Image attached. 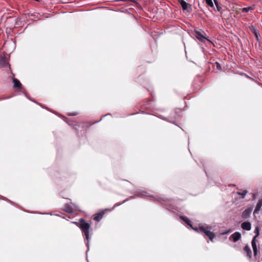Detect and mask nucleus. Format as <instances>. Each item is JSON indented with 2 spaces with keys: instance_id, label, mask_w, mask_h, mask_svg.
<instances>
[{
  "instance_id": "9",
  "label": "nucleus",
  "mask_w": 262,
  "mask_h": 262,
  "mask_svg": "<svg viewBox=\"0 0 262 262\" xmlns=\"http://www.w3.org/2000/svg\"><path fill=\"white\" fill-rule=\"evenodd\" d=\"M252 211V208L251 207H249L247 209H246L242 213V218L244 219H247L249 218L251 214Z\"/></svg>"
},
{
  "instance_id": "21",
  "label": "nucleus",
  "mask_w": 262,
  "mask_h": 262,
  "mask_svg": "<svg viewBox=\"0 0 262 262\" xmlns=\"http://www.w3.org/2000/svg\"><path fill=\"white\" fill-rule=\"evenodd\" d=\"M215 64H216V68L218 70H221L222 69V68H221V66L219 62H216Z\"/></svg>"
},
{
  "instance_id": "5",
  "label": "nucleus",
  "mask_w": 262,
  "mask_h": 262,
  "mask_svg": "<svg viewBox=\"0 0 262 262\" xmlns=\"http://www.w3.org/2000/svg\"><path fill=\"white\" fill-rule=\"evenodd\" d=\"M258 243L257 239H255V238H252L251 242V245L253 251V254L255 258H256L258 254L259 253V250H258L257 244Z\"/></svg>"
},
{
  "instance_id": "18",
  "label": "nucleus",
  "mask_w": 262,
  "mask_h": 262,
  "mask_svg": "<svg viewBox=\"0 0 262 262\" xmlns=\"http://www.w3.org/2000/svg\"><path fill=\"white\" fill-rule=\"evenodd\" d=\"M248 191L246 190H244L242 191H237V194L238 195H241L242 198L244 199L245 195L247 194Z\"/></svg>"
},
{
  "instance_id": "16",
  "label": "nucleus",
  "mask_w": 262,
  "mask_h": 262,
  "mask_svg": "<svg viewBox=\"0 0 262 262\" xmlns=\"http://www.w3.org/2000/svg\"><path fill=\"white\" fill-rule=\"evenodd\" d=\"M259 228L258 227H256L254 230V233H255V236L253 237V238H255V239H257V237L259 235Z\"/></svg>"
},
{
  "instance_id": "13",
  "label": "nucleus",
  "mask_w": 262,
  "mask_h": 262,
  "mask_svg": "<svg viewBox=\"0 0 262 262\" xmlns=\"http://www.w3.org/2000/svg\"><path fill=\"white\" fill-rule=\"evenodd\" d=\"M13 87L14 88L21 89L22 84L16 78L13 79Z\"/></svg>"
},
{
  "instance_id": "6",
  "label": "nucleus",
  "mask_w": 262,
  "mask_h": 262,
  "mask_svg": "<svg viewBox=\"0 0 262 262\" xmlns=\"http://www.w3.org/2000/svg\"><path fill=\"white\" fill-rule=\"evenodd\" d=\"M108 211V209H105L103 210H101V211L96 213L94 215L93 220L97 222H99L102 218L103 217L104 214H105V212Z\"/></svg>"
},
{
  "instance_id": "10",
  "label": "nucleus",
  "mask_w": 262,
  "mask_h": 262,
  "mask_svg": "<svg viewBox=\"0 0 262 262\" xmlns=\"http://www.w3.org/2000/svg\"><path fill=\"white\" fill-rule=\"evenodd\" d=\"M241 227L243 230L249 231L251 228V224L249 222H245L241 224Z\"/></svg>"
},
{
  "instance_id": "3",
  "label": "nucleus",
  "mask_w": 262,
  "mask_h": 262,
  "mask_svg": "<svg viewBox=\"0 0 262 262\" xmlns=\"http://www.w3.org/2000/svg\"><path fill=\"white\" fill-rule=\"evenodd\" d=\"M179 3L181 5L182 7L183 11L186 13H190L191 11V5L186 3L184 0H178Z\"/></svg>"
},
{
  "instance_id": "17",
  "label": "nucleus",
  "mask_w": 262,
  "mask_h": 262,
  "mask_svg": "<svg viewBox=\"0 0 262 262\" xmlns=\"http://www.w3.org/2000/svg\"><path fill=\"white\" fill-rule=\"evenodd\" d=\"M254 6H250V7H245V8H242V11L243 12H248L250 10H254Z\"/></svg>"
},
{
  "instance_id": "4",
  "label": "nucleus",
  "mask_w": 262,
  "mask_h": 262,
  "mask_svg": "<svg viewBox=\"0 0 262 262\" xmlns=\"http://www.w3.org/2000/svg\"><path fill=\"white\" fill-rule=\"evenodd\" d=\"M195 37L199 39L200 41L203 42L205 40H207L209 41L208 39L206 37V34L205 32L202 31H195Z\"/></svg>"
},
{
  "instance_id": "11",
  "label": "nucleus",
  "mask_w": 262,
  "mask_h": 262,
  "mask_svg": "<svg viewBox=\"0 0 262 262\" xmlns=\"http://www.w3.org/2000/svg\"><path fill=\"white\" fill-rule=\"evenodd\" d=\"M244 251L246 253L247 256L249 259L252 258V251L248 245H246L244 248Z\"/></svg>"
},
{
  "instance_id": "20",
  "label": "nucleus",
  "mask_w": 262,
  "mask_h": 262,
  "mask_svg": "<svg viewBox=\"0 0 262 262\" xmlns=\"http://www.w3.org/2000/svg\"><path fill=\"white\" fill-rule=\"evenodd\" d=\"M139 195L141 196H149V195H148V193L147 192L145 191H142L139 193Z\"/></svg>"
},
{
  "instance_id": "23",
  "label": "nucleus",
  "mask_w": 262,
  "mask_h": 262,
  "mask_svg": "<svg viewBox=\"0 0 262 262\" xmlns=\"http://www.w3.org/2000/svg\"><path fill=\"white\" fill-rule=\"evenodd\" d=\"M229 232V231H227L223 232L222 234L224 235V234H227Z\"/></svg>"
},
{
  "instance_id": "12",
  "label": "nucleus",
  "mask_w": 262,
  "mask_h": 262,
  "mask_svg": "<svg viewBox=\"0 0 262 262\" xmlns=\"http://www.w3.org/2000/svg\"><path fill=\"white\" fill-rule=\"evenodd\" d=\"M262 207V199L258 200L255 210L254 211V213H258L259 211L261 210V208Z\"/></svg>"
},
{
  "instance_id": "19",
  "label": "nucleus",
  "mask_w": 262,
  "mask_h": 262,
  "mask_svg": "<svg viewBox=\"0 0 262 262\" xmlns=\"http://www.w3.org/2000/svg\"><path fill=\"white\" fill-rule=\"evenodd\" d=\"M206 4L210 7H213V3L212 0H205Z\"/></svg>"
},
{
  "instance_id": "7",
  "label": "nucleus",
  "mask_w": 262,
  "mask_h": 262,
  "mask_svg": "<svg viewBox=\"0 0 262 262\" xmlns=\"http://www.w3.org/2000/svg\"><path fill=\"white\" fill-rule=\"evenodd\" d=\"M241 234L239 232H235L230 235L229 239L232 240L233 242H236L241 238Z\"/></svg>"
},
{
  "instance_id": "15",
  "label": "nucleus",
  "mask_w": 262,
  "mask_h": 262,
  "mask_svg": "<svg viewBox=\"0 0 262 262\" xmlns=\"http://www.w3.org/2000/svg\"><path fill=\"white\" fill-rule=\"evenodd\" d=\"M64 210L68 213H72L73 211L72 207L70 205L68 204L64 206Z\"/></svg>"
},
{
  "instance_id": "14",
  "label": "nucleus",
  "mask_w": 262,
  "mask_h": 262,
  "mask_svg": "<svg viewBox=\"0 0 262 262\" xmlns=\"http://www.w3.org/2000/svg\"><path fill=\"white\" fill-rule=\"evenodd\" d=\"M180 219L185 222L188 225L191 226L192 227V225L191 224L190 221L188 219V218L185 216H181Z\"/></svg>"
},
{
  "instance_id": "8",
  "label": "nucleus",
  "mask_w": 262,
  "mask_h": 262,
  "mask_svg": "<svg viewBox=\"0 0 262 262\" xmlns=\"http://www.w3.org/2000/svg\"><path fill=\"white\" fill-rule=\"evenodd\" d=\"M249 30L251 32L254 34L255 35L256 40H258L259 37L260 36V34L258 30L254 26L251 25L249 26Z\"/></svg>"
},
{
  "instance_id": "1",
  "label": "nucleus",
  "mask_w": 262,
  "mask_h": 262,
  "mask_svg": "<svg viewBox=\"0 0 262 262\" xmlns=\"http://www.w3.org/2000/svg\"><path fill=\"white\" fill-rule=\"evenodd\" d=\"M74 223L81 229L82 232L83 233L85 236L86 245L88 246L90 239L89 230L91 228L90 224L86 222L83 219H80L78 222H75Z\"/></svg>"
},
{
  "instance_id": "22",
  "label": "nucleus",
  "mask_w": 262,
  "mask_h": 262,
  "mask_svg": "<svg viewBox=\"0 0 262 262\" xmlns=\"http://www.w3.org/2000/svg\"><path fill=\"white\" fill-rule=\"evenodd\" d=\"M69 116H76L77 115V113H73V114H69Z\"/></svg>"
},
{
  "instance_id": "2",
  "label": "nucleus",
  "mask_w": 262,
  "mask_h": 262,
  "mask_svg": "<svg viewBox=\"0 0 262 262\" xmlns=\"http://www.w3.org/2000/svg\"><path fill=\"white\" fill-rule=\"evenodd\" d=\"M210 228L211 227L208 226L206 227L201 226L199 227L200 230L204 233L205 235L207 236L211 241H212L213 239L215 237V235L213 232L210 231Z\"/></svg>"
}]
</instances>
